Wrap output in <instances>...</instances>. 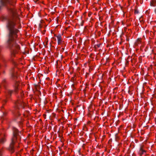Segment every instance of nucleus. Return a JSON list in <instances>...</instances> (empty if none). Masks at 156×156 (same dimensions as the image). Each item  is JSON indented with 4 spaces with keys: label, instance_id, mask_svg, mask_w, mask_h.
I'll return each mask as SVG.
<instances>
[{
    "label": "nucleus",
    "instance_id": "obj_1",
    "mask_svg": "<svg viewBox=\"0 0 156 156\" xmlns=\"http://www.w3.org/2000/svg\"><path fill=\"white\" fill-rule=\"evenodd\" d=\"M15 3L12 0H0V11L5 7L12 16V17L10 18L8 16H3L2 20L6 23V26L8 33L6 36V44L10 50L12 60L13 62V58L16 57V55L19 54L20 50L19 45L16 43V39L20 34V31L18 29L21 28L20 26L17 27L16 24L19 23L20 18L16 15L15 10L10 6H13Z\"/></svg>",
    "mask_w": 156,
    "mask_h": 156
},
{
    "label": "nucleus",
    "instance_id": "obj_2",
    "mask_svg": "<svg viewBox=\"0 0 156 156\" xmlns=\"http://www.w3.org/2000/svg\"><path fill=\"white\" fill-rule=\"evenodd\" d=\"M13 136L11 139V142L9 146L7 149L13 153L15 151L14 145L16 142L18 140H20L21 138L20 135L21 133L15 127L12 129Z\"/></svg>",
    "mask_w": 156,
    "mask_h": 156
},
{
    "label": "nucleus",
    "instance_id": "obj_3",
    "mask_svg": "<svg viewBox=\"0 0 156 156\" xmlns=\"http://www.w3.org/2000/svg\"><path fill=\"white\" fill-rule=\"evenodd\" d=\"M26 105L22 101L18 100L15 102L14 106V110L12 111L13 115L16 117L17 118L20 114L19 113V110L21 108L24 109Z\"/></svg>",
    "mask_w": 156,
    "mask_h": 156
},
{
    "label": "nucleus",
    "instance_id": "obj_4",
    "mask_svg": "<svg viewBox=\"0 0 156 156\" xmlns=\"http://www.w3.org/2000/svg\"><path fill=\"white\" fill-rule=\"evenodd\" d=\"M14 92L15 94H18L19 93L20 94L22 92V91L21 90V87L19 86L18 83H16L14 87Z\"/></svg>",
    "mask_w": 156,
    "mask_h": 156
},
{
    "label": "nucleus",
    "instance_id": "obj_5",
    "mask_svg": "<svg viewBox=\"0 0 156 156\" xmlns=\"http://www.w3.org/2000/svg\"><path fill=\"white\" fill-rule=\"evenodd\" d=\"M13 91L12 90H7L6 92V95L7 96V98H10L12 95V93Z\"/></svg>",
    "mask_w": 156,
    "mask_h": 156
},
{
    "label": "nucleus",
    "instance_id": "obj_6",
    "mask_svg": "<svg viewBox=\"0 0 156 156\" xmlns=\"http://www.w3.org/2000/svg\"><path fill=\"white\" fill-rule=\"evenodd\" d=\"M6 141V139L3 136H0V144H3Z\"/></svg>",
    "mask_w": 156,
    "mask_h": 156
},
{
    "label": "nucleus",
    "instance_id": "obj_7",
    "mask_svg": "<svg viewBox=\"0 0 156 156\" xmlns=\"http://www.w3.org/2000/svg\"><path fill=\"white\" fill-rule=\"evenodd\" d=\"M145 152V151L143 150L142 147L141 146H140L139 149V151L138 152V153L140 154V156H141L143 154L144 152Z\"/></svg>",
    "mask_w": 156,
    "mask_h": 156
},
{
    "label": "nucleus",
    "instance_id": "obj_8",
    "mask_svg": "<svg viewBox=\"0 0 156 156\" xmlns=\"http://www.w3.org/2000/svg\"><path fill=\"white\" fill-rule=\"evenodd\" d=\"M58 40V44H60L62 41V37L60 34H59L58 36H56Z\"/></svg>",
    "mask_w": 156,
    "mask_h": 156
},
{
    "label": "nucleus",
    "instance_id": "obj_9",
    "mask_svg": "<svg viewBox=\"0 0 156 156\" xmlns=\"http://www.w3.org/2000/svg\"><path fill=\"white\" fill-rule=\"evenodd\" d=\"M150 5L151 6H156V1L152 0L150 2Z\"/></svg>",
    "mask_w": 156,
    "mask_h": 156
},
{
    "label": "nucleus",
    "instance_id": "obj_10",
    "mask_svg": "<svg viewBox=\"0 0 156 156\" xmlns=\"http://www.w3.org/2000/svg\"><path fill=\"white\" fill-rule=\"evenodd\" d=\"M12 77L14 79H15L16 78H17V76L16 74L14 72H12Z\"/></svg>",
    "mask_w": 156,
    "mask_h": 156
},
{
    "label": "nucleus",
    "instance_id": "obj_11",
    "mask_svg": "<svg viewBox=\"0 0 156 156\" xmlns=\"http://www.w3.org/2000/svg\"><path fill=\"white\" fill-rule=\"evenodd\" d=\"M4 150L2 148H0V156H2Z\"/></svg>",
    "mask_w": 156,
    "mask_h": 156
},
{
    "label": "nucleus",
    "instance_id": "obj_12",
    "mask_svg": "<svg viewBox=\"0 0 156 156\" xmlns=\"http://www.w3.org/2000/svg\"><path fill=\"white\" fill-rule=\"evenodd\" d=\"M6 81L5 80H3L2 82V83L3 85L4 86H5V84L6 83Z\"/></svg>",
    "mask_w": 156,
    "mask_h": 156
},
{
    "label": "nucleus",
    "instance_id": "obj_13",
    "mask_svg": "<svg viewBox=\"0 0 156 156\" xmlns=\"http://www.w3.org/2000/svg\"><path fill=\"white\" fill-rule=\"evenodd\" d=\"M135 13L137 14L139 13V12L138 10L136 9L135 10Z\"/></svg>",
    "mask_w": 156,
    "mask_h": 156
},
{
    "label": "nucleus",
    "instance_id": "obj_14",
    "mask_svg": "<svg viewBox=\"0 0 156 156\" xmlns=\"http://www.w3.org/2000/svg\"><path fill=\"white\" fill-rule=\"evenodd\" d=\"M6 113L5 112H3V116H5L6 115Z\"/></svg>",
    "mask_w": 156,
    "mask_h": 156
},
{
    "label": "nucleus",
    "instance_id": "obj_15",
    "mask_svg": "<svg viewBox=\"0 0 156 156\" xmlns=\"http://www.w3.org/2000/svg\"><path fill=\"white\" fill-rule=\"evenodd\" d=\"M3 102H4L5 103H6L7 102V101L6 100H3Z\"/></svg>",
    "mask_w": 156,
    "mask_h": 156
},
{
    "label": "nucleus",
    "instance_id": "obj_16",
    "mask_svg": "<svg viewBox=\"0 0 156 156\" xmlns=\"http://www.w3.org/2000/svg\"><path fill=\"white\" fill-rule=\"evenodd\" d=\"M100 45L101 44H98L97 45V46L98 47H99L100 46Z\"/></svg>",
    "mask_w": 156,
    "mask_h": 156
},
{
    "label": "nucleus",
    "instance_id": "obj_17",
    "mask_svg": "<svg viewBox=\"0 0 156 156\" xmlns=\"http://www.w3.org/2000/svg\"><path fill=\"white\" fill-rule=\"evenodd\" d=\"M45 30H44V33H43V34H44V33H45Z\"/></svg>",
    "mask_w": 156,
    "mask_h": 156
},
{
    "label": "nucleus",
    "instance_id": "obj_18",
    "mask_svg": "<svg viewBox=\"0 0 156 156\" xmlns=\"http://www.w3.org/2000/svg\"><path fill=\"white\" fill-rule=\"evenodd\" d=\"M83 23L81 24V26H83Z\"/></svg>",
    "mask_w": 156,
    "mask_h": 156
}]
</instances>
